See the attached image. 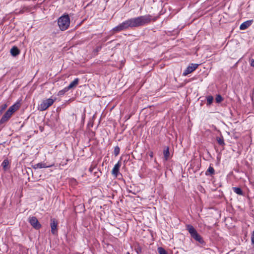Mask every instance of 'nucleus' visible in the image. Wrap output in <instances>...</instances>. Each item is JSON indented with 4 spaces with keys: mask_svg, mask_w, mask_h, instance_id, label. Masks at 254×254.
<instances>
[{
    "mask_svg": "<svg viewBox=\"0 0 254 254\" xmlns=\"http://www.w3.org/2000/svg\"><path fill=\"white\" fill-rule=\"evenodd\" d=\"M70 23V18L68 15H64L58 19V24L62 31H65L67 29Z\"/></svg>",
    "mask_w": 254,
    "mask_h": 254,
    "instance_id": "nucleus-3",
    "label": "nucleus"
},
{
    "mask_svg": "<svg viewBox=\"0 0 254 254\" xmlns=\"http://www.w3.org/2000/svg\"><path fill=\"white\" fill-rule=\"evenodd\" d=\"M252 243L253 244H254V231L253 233V235L252 236Z\"/></svg>",
    "mask_w": 254,
    "mask_h": 254,
    "instance_id": "nucleus-27",
    "label": "nucleus"
},
{
    "mask_svg": "<svg viewBox=\"0 0 254 254\" xmlns=\"http://www.w3.org/2000/svg\"><path fill=\"white\" fill-rule=\"evenodd\" d=\"M121 166V163L119 161L116 164H115L112 171V174L116 177H117L119 174V169Z\"/></svg>",
    "mask_w": 254,
    "mask_h": 254,
    "instance_id": "nucleus-8",
    "label": "nucleus"
},
{
    "mask_svg": "<svg viewBox=\"0 0 254 254\" xmlns=\"http://www.w3.org/2000/svg\"><path fill=\"white\" fill-rule=\"evenodd\" d=\"M191 237L193 238L195 240L200 243V244L203 243V241L202 240V237L198 234L197 232L193 234L192 235H191Z\"/></svg>",
    "mask_w": 254,
    "mask_h": 254,
    "instance_id": "nucleus-11",
    "label": "nucleus"
},
{
    "mask_svg": "<svg viewBox=\"0 0 254 254\" xmlns=\"http://www.w3.org/2000/svg\"><path fill=\"white\" fill-rule=\"evenodd\" d=\"M253 22V20H249L243 22L241 24L240 29L243 30L246 29L252 25Z\"/></svg>",
    "mask_w": 254,
    "mask_h": 254,
    "instance_id": "nucleus-9",
    "label": "nucleus"
},
{
    "mask_svg": "<svg viewBox=\"0 0 254 254\" xmlns=\"http://www.w3.org/2000/svg\"><path fill=\"white\" fill-rule=\"evenodd\" d=\"M216 101L217 103H220L223 100V98L220 95H218L216 97Z\"/></svg>",
    "mask_w": 254,
    "mask_h": 254,
    "instance_id": "nucleus-24",
    "label": "nucleus"
},
{
    "mask_svg": "<svg viewBox=\"0 0 254 254\" xmlns=\"http://www.w3.org/2000/svg\"><path fill=\"white\" fill-rule=\"evenodd\" d=\"M29 222L31 225L36 229L40 228L41 227V225L38 222L37 219L35 217H30L29 218Z\"/></svg>",
    "mask_w": 254,
    "mask_h": 254,
    "instance_id": "nucleus-6",
    "label": "nucleus"
},
{
    "mask_svg": "<svg viewBox=\"0 0 254 254\" xmlns=\"http://www.w3.org/2000/svg\"><path fill=\"white\" fill-rule=\"evenodd\" d=\"M48 166L46 163H39L34 165V168L35 169H41L47 168Z\"/></svg>",
    "mask_w": 254,
    "mask_h": 254,
    "instance_id": "nucleus-16",
    "label": "nucleus"
},
{
    "mask_svg": "<svg viewBox=\"0 0 254 254\" xmlns=\"http://www.w3.org/2000/svg\"><path fill=\"white\" fill-rule=\"evenodd\" d=\"M158 252L159 254H168L166 251L162 247L158 248Z\"/></svg>",
    "mask_w": 254,
    "mask_h": 254,
    "instance_id": "nucleus-19",
    "label": "nucleus"
},
{
    "mask_svg": "<svg viewBox=\"0 0 254 254\" xmlns=\"http://www.w3.org/2000/svg\"><path fill=\"white\" fill-rule=\"evenodd\" d=\"M149 155L150 156V157L152 158L153 156V152H152V151L150 152L149 153Z\"/></svg>",
    "mask_w": 254,
    "mask_h": 254,
    "instance_id": "nucleus-28",
    "label": "nucleus"
},
{
    "mask_svg": "<svg viewBox=\"0 0 254 254\" xmlns=\"http://www.w3.org/2000/svg\"><path fill=\"white\" fill-rule=\"evenodd\" d=\"M54 102V100L52 99L49 98V107L51 106Z\"/></svg>",
    "mask_w": 254,
    "mask_h": 254,
    "instance_id": "nucleus-25",
    "label": "nucleus"
},
{
    "mask_svg": "<svg viewBox=\"0 0 254 254\" xmlns=\"http://www.w3.org/2000/svg\"><path fill=\"white\" fill-rule=\"evenodd\" d=\"M187 230L189 231L191 236L197 232L194 228L191 225H188L187 226Z\"/></svg>",
    "mask_w": 254,
    "mask_h": 254,
    "instance_id": "nucleus-14",
    "label": "nucleus"
},
{
    "mask_svg": "<svg viewBox=\"0 0 254 254\" xmlns=\"http://www.w3.org/2000/svg\"><path fill=\"white\" fill-rule=\"evenodd\" d=\"M250 63L252 66L254 67V59H250Z\"/></svg>",
    "mask_w": 254,
    "mask_h": 254,
    "instance_id": "nucleus-26",
    "label": "nucleus"
},
{
    "mask_svg": "<svg viewBox=\"0 0 254 254\" xmlns=\"http://www.w3.org/2000/svg\"><path fill=\"white\" fill-rule=\"evenodd\" d=\"M38 109L40 111H44L48 109V100H44L40 105H39Z\"/></svg>",
    "mask_w": 254,
    "mask_h": 254,
    "instance_id": "nucleus-10",
    "label": "nucleus"
},
{
    "mask_svg": "<svg viewBox=\"0 0 254 254\" xmlns=\"http://www.w3.org/2000/svg\"><path fill=\"white\" fill-rule=\"evenodd\" d=\"M9 164L8 161L6 159H5L2 162L1 165L3 167L4 170H6L7 169V167Z\"/></svg>",
    "mask_w": 254,
    "mask_h": 254,
    "instance_id": "nucleus-18",
    "label": "nucleus"
},
{
    "mask_svg": "<svg viewBox=\"0 0 254 254\" xmlns=\"http://www.w3.org/2000/svg\"><path fill=\"white\" fill-rule=\"evenodd\" d=\"M19 108V104L15 103L9 108L0 120V124H3L9 120L12 114L15 112Z\"/></svg>",
    "mask_w": 254,
    "mask_h": 254,
    "instance_id": "nucleus-2",
    "label": "nucleus"
},
{
    "mask_svg": "<svg viewBox=\"0 0 254 254\" xmlns=\"http://www.w3.org/2000/svg\"><path fill=\"white\" fill-rule=\"evenodd\" d=\"M233 190L235 193H236L238 194H239V195L243 194V191L241 190V189L240 188H237V187L233 188Z\"/></svg>",
    "mask_w": 254,
    "mask_h": 254,
    "instance_id": "nucleus-17",
    "label": "nucleus"
},
{
    "mask_svg": "<svg viewBox=\"0 0 254 254\" xmlns=\"http://www.w3.org/2000/svg\"><path fill=\"white\" fill-rule=\"evenodd\" d=\"M215 173L214 169L211 166L209 167L208 169L205 172V175L206 176H212Z\"/></svg>",
    "mask_w": 254,
    "mask_h": 254,
    "instance_id": "nucleus-15",
    "label": "nucleus"
},
{
    "mask_svg": "<svg viewBox=\"0 0 254 254\" xmlns=\"http://www.w3.org/2000/svg\"><path fill=\"white\" fill-rule=\"evenodd\" d=\"M7 107L6 104H3L0 107V112L1 113L4 110L6 109Z\"/></svg>",
    "mask_w": 254,
    "mask_h": 254,
    "instance_id": "nucleus-23",
    "label": "nucleus"
},
{
    "mask_svg": "<svg viewBox=\"0 0 254 254\" xmlns=\"http://www.w3.org/2000/svg\"><path fill=\"white\" fill-rule=\"evenodd\" d=\"M58 221L55 218L51 219L50 227L51 228V233L54 235L58 234Z\"/></svg>",
    "mask_w": 254,
    "mask_h": 254,
    "instance_id": "nucleus-4",
    "label": "nucleus"
},
{
    "mask_svg": "<svg viewBox=\"0 0 254 254\" xmlns=\"http://www.w3.org/2000/svg\"><path fill=\"white\" fill-rule=\"evenodd\" d=\"M10 53L12 56L15 57L19 54L20 51L16 47H13L10 50Z\"/></svg>",
    "mask_w": 254,
    "mask_h": 254,
    "instance_id": "nucleus-13",
    "label": "nucleus"
},
{
    "mask_svg": "<svg viewBox=\"0 0 254 254\" xmlns=\"http://www.w3.org/2000/svg\"><path fill=\"white\" fill-rule=\"evenodd\" d=\"M114 154L116 156L119 155L120 153V148L119 146H116L114 150Z\"/></svg>",
    "mask_w": 254,
    "mask_h": 254,
    "instance_id": "nucleus-22",
    "label": "nucleus"
},
{
    "mask_svg": "<svg viewBox=\"0 0 254 254\" xmlns=\"http://www.w3.org/2000/svg\"><path fill=\"white\" fill-rule=\"evenodd\" d=\"M127 254H129V253L128 252H127Z\"/></svg>",
    "mask_w": 254,
    "mask_h": 254,
    "instance_id": "nucleus-29",
    "label": "nucleus"
},
{
    "mask_svg": "<svg viewBox=\"0 0 254 254\" xmlns=\"http://www.w3.org/2000/svg\"><path fill=\"white\" fill-rule=\"evenodd\" d=\"M217 141L219 144L223 145L224 144V141L223 138L221 137H217Z\"/></svg>",
    "mask_w": 254,
    "mask_h": 254,
    "instance_id": "nucleus-21",
    "label": "nucleus"
},
{
    "mask_svg": "<svg viewBox=\"0 0 254 254\" xmlns=\"http://www.w3.org/2000/svg\"><path fill=\"white\" fill-rule=\"evenodd\" d=\"M163 155H164V160L165 161H167L168 160V159L170 157V152H169V149L168 147H165L163 150Z\"/></svg>",
    "mask_w": 254,
    "mask_h": 254,
    "instance_id": "nucleus-12",
    "label": "nucleus"
},
{
    "mask_svg": "<svg viewBox=\"0 0 254 254\" xmlns=\"http://www.w3.org/2000/svg\"><path fill=\"white\" fill-rule=\"evenodd\" d=\"M79 79L78 78L74 79L68 86L64 88V90L65 92L68 91L72 88H75L79 83Z\"/></svg>",
    "mask_w": 254,
    "mask_h": 254,
    "instance_id": "nucleus-7",
    "label": "nucleus"
},
{
    "mask_svg": "<svg viewBox=\"0 0 254 254\" xmlns=\"http://www.w3.org/2000/svg\"><path fill=\"white\" fill-rule=\"evenodd\" d=\"M198 64H191L188 66L186 69L184 71L183 73L184 76H186L189 73H190L193 71L198 67Z\"/></svg>",
    "mask_w": 254,
    "mask_h": 254,
    "instance_id": "nucleus-5",
    "label": "nucleus"
},
{
    "mask_svg": "<svg viewBox=\"0 0 254 254\" xmlns=\"http://www.w3.org/2000/svg\"><path fill=\"white\" fill-rule=\"evenodd\" d=\"M151 16L150 15L140 16L128 19L117 26L114 27L113 30L115 32L121 31L129 28L142 26L151 21Z\"/></svg>",
    "mask_w": 254,
    "mask_h": 254,
    "instance_id": "nucleus-1",
    "label": "nucleus"
},
{
    "mask_svg": "<svg viewBox=\"0 0 254 254\" xmlns=\"http://www.w3.org/2000/svg\"><path fill=\"white\" fill-rule=\"evenodd\" d=\"M213 101V97L212 96L207 97V103L208 105H210Z\"/></svg>",
    "mask_w": 254,
    "mask_h": 254,
    "instance_id": "nucleus-20",
    "label": "nucleus"
}]
</instances>
